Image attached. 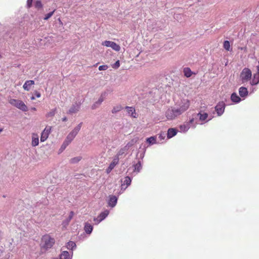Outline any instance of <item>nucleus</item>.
<instances>
[{
	"label": "nucleus",
	"mask_w": 259,
	"mask_h": 259,
	"mask_svg": "<svg viewBox=\"0 0 259 259\" xmlns=\"http://www.w3.org/2000/svg\"><path fill=\"white\" fill-rule=\"evenodd\" d=\"M119 163V160L117 159V158L113 157V159L111 163L109 164L108 167L106 169V171L107 174H109L112 170L114 168V167L118 164Z\"/></svg>",
	"instance_id": "12"
},
{
	"label": "nucleus",
	"mask_w": 259,
	"mask_h": 259,
	"mask_svg": "<svg viewBox=\"0 0 259 259\" xmlns=\"http://www.w3.org/2000/svg\"><path fill=\"white\" fill-rule=\"evenodd\" d=\"M34 84V81L32 80H29L25 81L23 85V89L27 91H28L30 89V87L32 85Z\"/></svg>",
	"instance_id": "19"
},
{
	"label": "nucleus",
	"mask_w": 259,
	"mask_h": 259,
	"mask_svg": "<svg viewBox=\"0 0 259 259\" xmlns=\"http://www.w3.org/2000/svg\"><path fill=\"white\" fill-rule=\"evenodd\" d=\"M2 131V130H0V133H1Z\"/></svg>",
	"instance_id": "54"
},
{
	"label": "nucleus",
	"mask_w": 259,
	"mask_h": 259,
	"mask_svg": "<svg viewBox=\"0 0 259 259\" xmlns=\"http://www.w3.org/2000/svg\"><path fill=\"white\" fill-rule=\"evenodd\" d=\"M146 142L149 145H152L156 143V138L155 136H152L146 139Z\"/></svg>",
	"instance_id": "27"
},
{
	"label": "nucleus",
	"mask_w": 259,
	"mask_h": 259,
	"mask_svg": "<svg viewBox=\"0 0 259 259\" xmlns=\"http://www.w3.org/2000/svg\"><path fill=\"white\" fill-rule=\"evenodd\" d=\"M102 45L107 47H110L117 52L119 51L120 50V47L113 41L105 40L102 42Z\"/></svg>",
	"instance_id": "6"
},
{
	"label": "nucleus",
	"mask_w": 259,
	"mask_h": 259,
	"mask_svg": "<svg viewBox=\"0 0 259 259\" xmlns=\"http://www.w3.org/2000/svg\"><path fill=\"white\" fill-rule=\"evenodd\" d=\"M183 72L184 75L187 77H190L193 74L191 70L188 67L185 68L183 70Z\"/></svg>",
	"instance_id": "29"
},
{
	"label": "nucleus",
	"mask_w": 259,
	"mask_h": 259,
	"mask_svg": "<svg viewBox=\"0 0 259 259\" xmlns=\"http://www.w3.org/2000/svg\"><path fill=\"white\" fill-rule=\"evenodd\" d=\"M109 213V211L107 209L101 212L100 214L98 216L99 222H102L103 220H104L108 216Z\"/></svg>",
	"instance_id": "23"
},
{
	"label": "nucleus",
	"mask_w": 259,
	"mask_h": 259,
	"mask_svg": "<svg viewBox=\"0 0 259 259\" xmlns=\"http://www.w3.org/2000/svg\"><path fill=\"white\" fill-rule=\"evenodd\" d=\"M39 140L37 137L35 138L33 137L32 139V146H36L38 145Z\"/></svg>",
	"instance_id": "35"
},
{
	"label": "nucleus",
	"mask_w": 259,
	"mask_h": 259,
	"mask_svg": "<svg viewBox=\"0 0 259 259\" xmlns=\"http://www.w3.org/2000/svg\"><path fill=\"white\" fill-rule=\"evenodd\" d=\"M107 93L106 92H104L101 93L100 98L97 101H96L95 103H94L92 106V109H96L98 107L100 106V105L102 104V103L104 100L106 96Z\"/></svg>",
	"instance_id": "8"
},
{
	"label": "nucleus",
	"mask_w": 259,
	"mask_h": 259,
	"mask_svg": "<svg viewBox=\"0 0 259 259\" xmlns=\"http://www.w3.org/2000/svg\"><path fill=\"white\" fill-rule=\"evenodd\" d=\"M75 138L74 136L71 135L70 133L67 135L66 139L64 142L69 145L71 142L73 141V140Z\"/></svg>",
	"instance_id": "31"
},
{
	"label": "nucleus",
	"mask_w": 259,
	"mask_h": 259,
	"mask_svg": "<svg viewBox=\"0 0 259 259\" xmlns=\"http://www.w3.org/2000/svg\"><path fill=\"white\" fill-rule=\"evenodd\" d=\"M83 123L82 122H80L76 127H75L73 130L70 132L69 133L72 135L74 137L77 135L78 133L80 130Z\"/></svg>",
	"instance_id": "17"
},
{
	"label": "nucleus",
	"mask_w": 259,
	"mask_h": 259,
	"mask_svg": "<svg viewBox=\"0 0 259 259\" xmlns=\"http://www.w3.org/2000/svg\"><path fill=\"white\" fill-rule=\"evenodd\" d=\"M9 103L22 111L25 112L28 110L27 106L21 100L11 99L9 100Z\"/></svg>",
	"instance_id": "3"
},
{
	"label": "nucleus",
	"mask_w": 259,
	"mask_h": 259,
	"mask_svg": "<svg viewBox=\"0 0 259 259\" xmlns=\"http://www.w3.org/2000/svg\"><path fill=\"white\" fill-rule=\"evenodd\" d=\"M61 259H71L69 252L67 251H63L60 254Z\"/></svg>",
	"instance_id": "26"
},
{
	"label": "nucleus",
	"mask_w": 259,
	"mask_h": 259,
	"mask_svg": "<svg viewBox=\"0 0 259 259\" xmlns=\"http://www.w3.org/2000/svg\"><path fill=\"white\" fill-rule=\"evenodd\" d=\"M55 242V240L53 237H52L49 234H46L41 238L40 247L45 250H48L53 246Z\"/></svg>",
	"instance_id": "2"
},
{
	"label": "nucleus",
	"mask_w": 259,
	"mask_h": 259,
	"mask_svg": "<svg viewBox=\"0 0 259 259\" xmlns=\"http://www.w3.org/2000/svg\"><path fill=\"white\" fill-rule=\"evenodd\" d=\"M56 113V108H55V109L51 110L49 112H48L46 114V117L48 118L52 117L55 115Z\"/></svg>",
	"instance_id": "33"
},
{
	"label": "nucleus",
	"mask_w": 259,
	"mask_h": 259,
	"mask_svg": "<svg viewBox=\"0 0 259 259\" xmlns=\"http://www.w3.org/2000/svg\"><path fill=\"white\" fill-rule=\"evenodd\" d=\"M117 197L114 195H110L108 201V205L111 207H114L117 203Z\"/></svg>",
	"instance_id": "13"
},
{
	"label": "nucleus",
	"mask_w": 259,
	"mask_h": 259,
	"mask_svg": "<svg viewBox=\"0 0 259 259\" xmlns=\"http://www.w3.org/2000/svg\"><path fill=\"white\" fill-rule=\"evenodd\" d=\"M112 67L114 69H117L120 66V62L117 60L115 63L112 65Z\"/></svg>",
	"instance_id": "42"
},
{
	"label": "nucleus",
	"mask_w": 259,
	"mask_h": 259,
	"mask_svg": "<svg viewBox=\"0 0 259 259\" xmlns=\"http://www.w3.org/2000/svg\"><path fill=\"white\" fill-rule=\"evenodd\" d=\"M81 157L80 156L75 157L73 158H71L70 160V162L71 163H76L78 162L81 160Z\"/></svg>",
	"instance_id": "34"
},
{
	"label": "nucleus",
	"mask_w": 259,
	"mask_h": 259,
	"mask_svg": "<svg viewBox=\"0 0 259 259\" xmlns=\"http://www.w3.org/2000/svg\"><path fill=\"white\" fill-rule=\"evenodd\" d=\"M239 94L240 97L245 99L248 94V92L246 88L241 87L239 89Z\"/></svg>",
	"instance_id": "14"
},
{
	"label": "nucleus",
	"mask_w": 259,
	"mask_h": 259,
	"mask_svg": "<svg viewBox=\"0 0 259 259\" xmlns=\"http://www.w3.org/2000/svg\"><path fill=\"white\" fill-rule=\"evenodd\" d=\"M52 127L50 126H47L44 130L42 131L41 137H40V141L44 142L45 141L48 136L51 133Z\"/></svg>",
	"instance_id": "9"
},
{
	"label": "nucleus",
	"mask_w": 259,
	"mask_h": 259,
	"mask_svg": "<svg viewBox=\"0 0 259 259\" xmlns=\"http://www.w3.org/2000/svg\"><path fill=\"white\" fill-rule=\"evenodd\" d=\"M53 259H61L60 256H59L58 257H54Z\"/></svg>",
	"instance_id": "52"
},
{
	"label": "nucleus",
	"mask_w": 259,
	"mask_h": 259,
	"mask_svg": "<svg viewBox=\"0 0 259 259\" xmlns=\"http://www.w3.org/2000/svg\"><path fill=\"white\" fill-rule=\"evenodd\" d=\"M94 221L95 222V224H97V225L99 224L101 222H99V218L98 217L94 218Z\"/></svg>",
	"instance_id": "46"
},
{
	"label": "nucleus",
	"mask_w": 259,
	"mask_h": 259,
	"mask_svg": "<svg viewBox=\"0 0 259 259\" xmlns=\"http://www.w3.org/2000/svg\"><path fill=\"white\" fill-rule=\"evenodd\" d=\"M224 48L227 51L230 50V42L228 40H225L224 42Z\"/></svg>",
	"instance_id": "36"
},
{
	"label": "nucleus",
	"mask_w": 259,
	"mask_h": 259,
	"mask_svg": "<svg viewBox=\"0 0 259 259\" xmlns=\"http://www.w3.org/2000/svg\"><path fill=\"white\" fill-rule=\"evenodd\" d=\"M76 244L74 242L70 241H69L66 245V247L68 249H71L73 250V249L76 248Z\"/></svg>",
	"instance_id": "30"
},
{
	"label": "nucleus",
	"mask_w": 259,
	"mask_h": 259,
	"mask_svg": "<svg viewBox=\"0 0 259 259\" xmlns=\"http://www.w3.org/2000/svg\"><path fill=\"white\" fill-rule=\"evenodd\" d=\"M189 101L183 100L179 105L167 109L165 112L166 117L168 120H173L185 112L189 108Z\"/></svg>",
	"instance_id": "1"
},
{
	"label": "nucleus",
	"mask_w": 259,
	"mask_h": 259,
	"mask_svg": "<svg viewBox=\"0 0 259 259\" xmlns=\"http://www.w3.org/2000/svg\"><path fill=\"white\" fill-rule=\"evenodd\" d=\"M68 145L67 143H66L65 142H63L62 145H61L59 149V152H62L65 149V148L67 147Z\"/></svg>",
	"instance_id": "40"
},
{
	"label": "nucleus",
	"mask_w": 259,
	"mask_h": 259,
	"mask_svg": "<svg viewBox=\"0 0 259 259\" xmlns=\"http://www.w3.org/2000/svg\"><path fill=\"white\" fill-rule=\"evenodd\" d=\"M146 147L144 145L143 148L142 149V151H140L139 150V152L137 153L136 157L137 159L138 160H141L144 158L146 152Z\"/></svg>",
	"instance_id": "20"
},
{
	"label": "nucleus",
	"mask_w": 259,
	"mask_h": 259,
	"mask_svg": "<svg viewBox=\"0 0 259 259\" xmlns=\"http://www.w3.org/2000/svg\"><path fill=\"white\" fill-rule=\"evenodd\" d=\"M35 95L37 98H39L41 96V94L40 93L37 91H35Z\"/></svg>",
	"instance_id": "47"
},
{
	"label": "nucleus",
	"mask_w": 259,
	"mask_h": 259,
	"mask_svg": "<svg viewBox=\"0 0 259 259\" xmlns=\"http://www.w3.org/2000/svg\"><path fill=\"white\" fill-rule=\"evenodd\" d=\"M35 97H34V96H32V97H31V100H35Z\"/></svg>",
	"instance_id": "51"
},
{
	"label": "nucleus",
	"mask_w": 259,
	"mask_h": 259,
	"mask_svg": "<svg viewBox=\"0 0 259 259\" xmlns=\"http://www.w3.org/2000/svg\"><path fill=\"white\" fill-rule=\"evenodd\" d=\"M71 220V219H69V217H68V218H67L66 220H65L64 221H63V223H62L63 226L64 227L67 226L69 224V223Z\"/></svg>",
	"instance_id": "41"
},
{
	"label": "nucleus",
	"mask_w": 259,
	"mask_h": 259,
	"mask_svg": "<svg viewBox=\"0 0 259 259\" xmlns=\"http://www.w3.org/2000/svg\"><path fill=\"white\" fill-rule=\"evenodd\" d=\"M258 65L256 66L257 72L253 75V77L250 81L251 85H255L259 83V61Z\"/></svg>",
	"instance_id": "11"
},
{
	"label": "nucleus",
	"mask_w": 259,
	"mask_h": 259,
	"mask_svg": "<svg viewBox=\"0 0 259 259\" xmlns=\"http://www.w3.org/2000/svg\"><path fill=\"white\" fill-rule=\"evenodd\" d=\"M80 105L81 103L80 102H75L70 108L67 112V113L69 114H73L74 113H77L80 108Z\"/></svg>",
	"instance_id": "10"
},
{
	"label": "nucleus",
	"mask_w": 259,
	"mask_h": 259,
	"mask_svg": "<svg viewBox=\"0 0 259 259\" xmlns=\"http://www.w3.org/2000/svg\"><path fill=\"white\" fill-rule=\"evenodd\" d=\"M231 100L235 103H238L241 101L240 97L236 93H233L231 94Z\"/></svg>",
	"instance_id": "22"
},
{
	"label": "nucleus",
	"mask_w": 259,
	"mask_h": 259,
	"mask_svg": "<svg viewBox=\"0 0 259 259\" xmlns=\"http://www.w3.org/2000/svg\"><path fill=\"white\" fill-rule=\"evenodd\" d=\"M134 171L137 172H139L142 169L141 161L138 160V162L134 165Z\"/></svg>",
	"instance_id": "28"
},
{
	"label": "nucleus",
	"mask_w": 259,
	"mask_h": 259,
	"mask_svg": "<svg viewBox=\"0 0 259 259\" xmlns=\"http://www.w3.org/2000/svg\"><path fill=\"white\" fill-rule=\"evenodd\" d=\"M31 110L32 111H35L36 110V109L35 107H32V108H31Z\"/></svg>",
	"instance_id": "50"
},
{
	"label": "nucleus",
	"mask_w": 259,
	"mask_h": 259,
	"mask_svg": "<svg viewBox=\"0 0 259 259\" xmlns=\"http://www.w3.org/2000/svg\"><path fill=\"white\" fill-rule=\"evenodd\" d=\"M108 67L106 65H101L99 67V70L100 71L106 70L108 69Z\"/></svg>",
	"instance_id": "43"
},
{
	"label": "nucleus",
	"mask_w": 259,
	"mask_h": 259,
	"mask_svg": "<svg viewBox=\"0 0 259 259\" xmlns=\"http://www.w3.org/2000/svg\"><path fill=\"white\" fill-rule=\"evenodd\" d=\"M62 121H66L67 120V118L66 117H64L62 119Z\"/></svg>",
	"instance_id": "49"
},
{
	"label": "nucleus",
	"mask_w": 259,
	"mask_h": 259,
	"mask_svg": "<svg viewBox=\"0 0 259 259\" xmlns=\"http://www.w3.org/2000/svg\"><path fill=\"white\" fill-rule=\"evenodd\" d=\"M177 130L174 128H169L167 131V137L168 139L171 138L177 134Z\"/></svg>",
	"instance_id": "21"
},
{
	"label": "nucleus",
	"mask_w": 259,
	"mask_h": 259,
	"mask_svg": "<svg viewBox=\"0 0 259 259\" xmlns=\"http://www.w3.org/2000/svg\"><path fill=\"white\" fill-rule=\"evenodd\" d=\"M226 104L223 101L219 102L215 107V110L218 116H221L224 112Z\"/></svg>",
	"instance_id": "7"
},
{
	"label": "nucleus",
	"mask_w": 259,
	"mask_h": 259,
	"mask_svg": "<svg viewBox=\"0 0 259 259\" xmlns=\"http://www.w3.org/2000/svg\"><path fill=\"white\" fill-rule=\"evenodd\" d=\"M32 1L33 0H27V6L28 8H30L32 6Z\"/></svg>",
	"instance_id": "44"
},
{
	"label": "nucleus",
	"mask_w": 259,
	"mask_h": 259,
	"mask_svg": "<svg viewBox=\"0 0 259 259\" xmlns=\"http://www.w3.org/2000/svg\"><path fill=\"white\" fill-rule=\"evenodd\" d=\"M196 124V122L194 123V118H192L188 122H185L183 124L180 126V132L181 133H186L191 126L195 128Z\"/></svg>",
	"instance_id": "4"
},
{
	"label": "nucleus",
	"mask_w": 259,
	"mask_h": 259,
	"mask_svg": "<svg viewBox=\"0 0 259 259\" xmlns=\"http://www.w3.org/2000/svg\"><path fill=\"white\" fill-rule=\"evenodd\" d=\"M128 150L126 149V148L123 147L119 150V151L117 152V153L114 156V157L117 158V159L119 160L120 156L125 154V153Z\"/></svg>",
	"instance_id": "24"
},
{
	"label": "nucleus",
	"mask_w": 259,
	"mask_h": 259,
	"mask_svg": "<svg viewBox=\"0 0 259 259\" xmlns=\"http://www.w3.org/2000/svg\"><path fill=\"white\" fill-rule=\"evenodd\" d=\"M125 109L128 114L133 118L137 117V113L136 112V110L134 107H129L126 106Z\"/></svg>",
	"instance_id": "15"
},
{
	"label": "nucleus",
	"mask_w": 259,
	"mask_h": 259,
	"mask_svg": "<svg viewBox=\"0 0 259 259\" xmlns=\"http://www.w3.org/2000/svg\"><path fill=\"white\" fill-rule=\"evenodd\" d=\"M122 109V107L121 105H117L113 107L111 112L112 113L115 114L121 111Z\"/></svg>",
	"instance_id": "32"
},
{
	"label": "nucleus",
	"mask_w": 259,
	"mask_h": 259,
	"mask_svg": "<svg viewBox=\"0 0 259 259\" xmlns=\"http://www.w3.org/2000/svg\"><path fill=\"white\" fill-rule=\"evenodd\" d=\"M1 238H2V233L0 232V240L1 239Z\"/></svg>",
	"instance_id": "53"
},
{
	"label": "nucleus",
	"mask_w": 259,
	"mask_h": 259,
	"mask_svg": "<svg viewBox=\"0 0 259 259\" xmlns=\"http://www.w3.org/2000/svg\"><path fill=\"white\" fill-rule=\"evenodd\" d=\"M251 71L249 69L247 68H244L240 74V78L241 79L242 83H244L250 80L251 79Z\"/></svg>",
	"instance_id": "5"
},
{
	"label": "nucleus",
	"mask_w": 259,
	"mask_h": 259,
	"mask_svg": "<svg viewBox=\"0 0 259 259\" xmlns=\"http://www.w3.org/2000/svg\"><path fill=\"white\" fill-rule=\"evenodd\" d=\"M93 227L91 224L89 223L88 222H85L84 223V230L87 234H91L93 231Z\"/></svg>",
	"instance_id": "18"
},
{
	"label": "nucleus",
	"mask_w": 259,
	"mask_h": 259,
	"mask_svg": "<svg viewBox=\"0 0 259 259\" xmlns=\"http://www.w3.org/2000/svg\"><path fill=\"white\" fill-rule=\"evenodd\" d=\"M165 138V135L164 134H160L159 136V138H160V140H163Z\"/></svg>",
	"instance_id": "48"
},
{
	"label": "nucleus",
	"mask_w": 259,
	"mask_h": 259,
	"mask_svg": "<svg viewBox=\"0 0 259 259\" xmlns=\"http://www.w3.org/2000/svg\"><path fill=\"white\" fill-rule=\"evenodd\" d=\"M197 116L199 117V120L201 121L205 120L208 117V114L202 111L199 112L197 114Z\"/></svg>",
	"instance_id": "25"
},
{
	"label": "nucleus",
	"mask_w": 259,
	"mask_h": 259,
	"mask_svg": "<svg viewBox=\"0 0 259 259\" xmlns=\"http://www.w3.org/2000/svg\"><path fill=\"white\" fill-rule=\"evenodd\" d=\"M55 10H54L49 13H48L47 14H46L45 16V17L44 18V19L45 20H48L50 18H51L52 15L54 14V12H55Z\"/></svg>",
	"instance_id": "39"
},
{
	"label": "nucleus",
	"mask_w": 259,
	"mask_h": 259,
	"mask_svg": "<svg viewBox=\"0 0 259 259\" xmlns=\"http://www.w3.org/2000/svg\"><path fill=\"white\" fill-rule=\"evenodd\" d=\"M131 182L132 179L130 177H125L123 183L121 185V189L125 190L131 185Z\"/></svg>",
	"instance_id": "16"
},
{
	"label": "nucleus",
	"mask_w": 259,
	"mask_h": 259,
	"mask_svg": "<svg viewBox=\"0 0 259 259\" xmlns=\"http://www.w3.org/2000/svg\"><path fill=\"white\" fill-rule=\"evenodd\" d=\"M73 215H74V212L72 211H70L69 213V217H69V219H72Z\"/></svg>",
	"instance_id": "45"
},
{
	"label": "nucleus",
	"mask_w": 259,
	"mask_h": 259,
	"mask_svg": "<svg viewBox=\"0 0 259 259\" xmlns=\"http://www.w3.org/2000/svg\"><path fill=\"white\" fill-rule=\"evenodd\" d=\"M135 144V142L134 140H132L131 141L128 142L126 145L124 146L125 148H126V149L128 150V149L132 147Z\"/></svg>",
	"instance_id": "37"
},
{
	"label": "nucleus",
	"mask_w": 259,
	"mask_h": 259,
	"mask_svg": "<svg viewBox=\"0 0 259 259\" xmlns=\"http://www.w3.org/2000/svg\"><path fill=\"white\" fill-rule=\"evenodd\" d=\"M35 7L37 8V9H39L40 8H42V4L40 1H37L35 2L34 4Z\"/></svg>",
	"instance_id": "38"
}]
</instances>
